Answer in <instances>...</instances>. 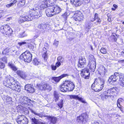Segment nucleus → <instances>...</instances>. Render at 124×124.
Masks as SVG:
<instances>
[{"instance_id":"1","label":"nucleus","mask_w":124,"mask_h":124,"mask_svg":"<svg viewBox=\"0 0 124 124\" xmlns=\"http://www.w3.org/2000/svg\"><path fill=\"white\" fill-rule=\"evenodd\" d=\"M30 10L29 11V15L20 16L18 20L20 23H22L26 21H30L31 20L32 16L39 15L41 14V13L39 12L38 8L37 7H29Z\"/></svg>"},{"instance_id":"2","label":"nucleus","mask_w":124,"mask_h":124,"mask_svg":"<svg viewBox=\"0 0 124 124\" xmlns=\"http://www.w3.org/2000/svg\"><path fill=\"white\" fill-rule=\"evenodd\" d=\"M75 85L72 82L65 81L64 83L59 86V89L61 91L63 92H65L68 91H72L74 89Z\"/></svg>"},{"instance_id":"3","label":"nucleus","mask_w":124,"mask_h":124,"mask_svg":"<svg viewBox=\"0 0 124 124\" xmlns=\"http://www.w3.org/2000/svg\"><path fill=\"white\" fill-rule=\"evenodd\" d=\"M115 91L116 89L113 88L104 91L101 95V98L103 97L106 99H113L115 96V93H116Z\"/></svg>"},{"instance_id":"4","label":"nucleus","mask_w":124,"mask_h":124,"mask_svg":"<svg viewBox=\"0 0 124 124\" xmlns=\"http://www.w3.org/2000/svg\"><path fill=\"white\" fill-rule=\"evenodd\" d=\"M0 31L3 34L8 37L11 36L13 33L12 29L7 24L1 26Z\"/></svg>"},{"instance_id":"5","label":"nucleus","mask_w":124,"mask_h":124,"mask_svg":"<svg viewBox=\"0 0 124 124\" xmlns=\"http://www.w3.org/2000/svg\"><path fill=\"white\" fill-rule=\"evenodd\" d=\"M32 55L30 52L26 51L20 55L19 58L23 59L25 62L29 63L32 60Z\"/></svg>"},{"instance_id":"6","label":"nucleus","mask_w":124,"mask_h":124,"mask_svg":"<svg viewBox=\"0 0 124 124\" xmlns=\"http://www.w3.org/2000/svg\"><path fill=\"white\" fill-rule=\"evenodd\" d=\"M74 20L76 21V23L77 25L81 24L83 20L84 16L83 14L80 11L76 12L73 16Z\"/></svg>"},{"instance_id":"7","label":"nucleus","mask_w":124,"mask_h":124,"mask_svg":"<svg viewBox=\"0 0 124 124\" xmlns=\"http://www.w3.org/2000/svg\"><path fill=\"white\" fill-rule=\"evenodd\" d=\"M88 119V116L85 113L82 114L80 116L77 117V121L82 124H85L87 123Z\"/></svg>"},{"instance_id":"8","label":"nucleus","mask_w":124,"mask_h":124,"mask_svg":"<svg viewBox=\"0 0 124 124\" xmlns=\"http://www.w3.org/2000/svg\"><path fill=\"white\" fill-rule=\"evenodd\" d=\"M15 80L13 77H5V79L3 81V84L6 87L11 89V86L14 84Z\"/></svg>"},{"instance_id":"9","label":"nucleus","mask_w":124,"mask_h":124,"mask_svg":"<svg viewBox=\"0 0 124 124\" xmlns=\"http://www.w3.org/2000/svg\"><path fill=\"white\" fill-rule=\"evenodd\" d=\"M16 120L18 124H27L28 123V119L23 115L19 116Z\"/></svg>"},{"instance_id":"10","label":"nucleus","mask_w":124,"mask_h":124,"mask_svg":"<svg viewBox=\"0 0 124 124\" xmlns=\"http://www.w3.org/2000/svg\"><path fill=\"white\" fill-rule=\"evenodd\" d=\"M37 85L39 89L41 90H46L50 91L51 89V86L48 84L44 83H40Z\"/></svg>"},{"instance_id":"11","label":"nucleus","mask_w":124,"mask_h":124,"mask_svg":"<svg viewBox=\"0 0 124 124\" xmlns=\"http://www.w3.org/2000/svg\"><path fill=\"white\" fill-rule=\"evenodd\" d=\"M121 75L118 73L115 72L114 75H112L109 78L108 81L110 83L116 82L119 78Z\"/></svg>"},{"instance_id":"12","label":"nucleus","mask_w":124,"mask_h":124,"mask_svg":"<svg viewBox=\"0 0 124 124\" xmlns=\"http://www.w3.org/2000/svg\"><path fill=\"white\" fill-rule=\"evenodd\" d=\"M90 74L89 69L86 67H85V68L83 69L81 71V76L86 79L89 78Z\"/></svg>"},{"instance_id":"13","label":"nucleus","mask_w":124,"mask_h":124,"mask_svg":"<svg viewBox=\"0 0 124 124\" xmlns=\"http://www.w3.org/2000/svg\"><path fill=\"white\" fill-rule=\"evenodd\" d=\"M104 86L100 85L98 84L93 83L92 85L91 88L92 89L96 92H99L103 89Z\"/></svg>"},{"instance_id":"14","label":"nucleus","mask_w":124,"mask_h":124,"mask_svg":"<svg viewBox=\"0 0 124 124\" xmlns=\"http://www.w3.org/2000/svg\"><path fill=\"white\" fill-rule=\"evenodd\" d=\"M86 65V60L84 57H80L79 59L78 66L82 68L85 67Z\"/></svg>"},{"instance_id":"15","label":"nucleus","mask_w":124,"mask_h":124,"mask_svg":"<svg viewBox=\"0 0 124 124\" xmlns=\"http://www.w3.org/2000/svg\"><path fill=\"white\" fill-rule=\"evenodd\" d=\"M14 82V84H13L11 86V89L17 92H20L21 91V86L18 85L16 81L15 80Z\"/></svg>"},{"instance_id":"16","label":"nucleus","mask_w":124,"mask_h":124,"mask_svg":"<svg viewBox=\"0 0 124 124\" xmlns=\"http://www.w3.org/2000/svg\"><path fill=\"white\" fill-rule=\"evenodd\" d=\"M69 75L67 74H63L59 77H54L52 78V82L53 83H54V82H58L62 78L67 76Z\"/></svg>"},{"instance_id":"17","label":"nucleus","mask_w":124,"mask_h":124,"mask_svg":"<svg viewBox=\"0 0 124 124\" xmlns=\"http://www.w3.org/2000/svg\"><path fill=\"white\" fill-rule=\"evenodd\" d=\"M25 89L28 92L31 93H33L35 91L33 85L31 84L26 85L25 86Z\"/></svg>"},{"instance_id":"18","label":"nucleus","mask_w":124,"mask_h":124,"mask_svg":"<svg viewBox=\"0 0 124 124\" xmlns=\"http://www.w3.org/2000/svg\"><path fill=\"white\" fill-rule=\"evenodd\" d=\"M47 6H49L47 4V3H46V1L45 0L43 1L39 5V8L40 9V10H42L44 9L45 8H46ZM39 9V8H38ZM39 12H41V14H39V17H40V16H41V14H42L41 10H39Z\"/></svg>"},{"instance_id":"19","label":"nucleus","mask_w":124,"mask_h":124,"mask_svg":"<svg viewBox=\"0 0 124 124\" xmlns=\"http://www.w3.org/2000/svg\"><path fill=\"white\" fill-rule=\"evenodd\" d=\"M93 83L98 84L104 86L105 83V81L104 79L102 78L99 77L95 79V80Z\"/></svg>"},{"instance_id":"20","label":"nucleus","mask_w":124,"mask_h":124,"mask_svg":"<svg viewBox=\"0 0 124 124\" xmlns=\"http://www.w3.org/2000/svg\"><path fill=\"white\" fill-rule=\"evenodd\" d=\"M82 0H71L70 2L72 4L76 7L80 6L83 4Z\"/></svg>"},{"instance_id":"21","label":"nucleus","mask_w":124,"mask_h":124,"mask_svg":"<svg viewBox=\"0 0 124 124\" xmlns=\"http://www.w3.org/2000/svg\"><path fill=\"white\" fill-rule=\"evenodd\" d=\"M16 73L18 75L23 79H25L27 77V75L25 73L22 71L17 70Z\"/></svg>"},{"instance_id":"22","label":"nucleus","mask_w":124,"mask_h":124,"mask_svg":"<svg viewBox=\"0 0 124 124\" xmlns=\"http://www.w3.org/2000/svg\"><path fill=\"white\" fill-rule=\"evenodd\" d=\"M45 12L47 16L48 17H51L54 15L53 14V12L51 10L50 7L46 9Z\"/></svg>"},{"instance_id":"23","label":"nucleus","mask_w":124,"mask_h":124,"mask_svg":"<svg viewBox=\"0 0 124 124\" xmlns=\"http://www.w3.org/2000/svg\"><path fill=\"white\" fill-rule=\"evenodd\" d=\"M90 65L89 67L90 69L92 71L94 72L96 68L95 61H91L90 62Z\"/></svg>"},{"instance_id":"24","label":"nucleus","mask_w":124,"mask_h":124,"mask_svg":"<svg viewBox=\"0 0 124 124\" xmlns=\"http://www.w3.org/2000/svg\"><path fill=\"white\" fill-rule=\"evenodd\" d=\"M46 25L42 23L39 25L38 27L40 31L44 32L46 30Z\"/></svg>"},{"instance_id":"25","label":"nucleus","mask_w":124,"mask_h":124,"mask_svg":"<svg viewBox=\"0 0 124 124\" xmlns=\"http://www.w3.org/2000/svg\"><path fill=\"white\" fill-rule=\"evenodd\" d=\"M31 121L33 123V124H45V123L40 122L36 119L34 117L31 119Z\"/></svg>"},{"instance_id":"26","label":"nucleus","mask_w":124,"mask_h":124,"mask_svg":"<svg viewBox=\"0 0 124 124\" xmlns=\"http://www.w3.org/2000/svg\"><path fill=\"white\" fill-rule=\"evenodd\" d=\"M46 116L47 119L50 120L52 123L55 124L56 123L57 119L55 117L47 116Z\"/></svg>"},{"instance_id":"27","label":"nucleus","mask_w":124,"mask_h":124,"mask_svg":"<svg viewBox=\"0 0 124 124\" xmlns=\"http://www.w3.org/2000/svg\"><path fill=\"white\" fill-rule=\"evenodd\" d=\"M31 101L30 99H29L26 97H24L23 98L22 100V102L23 104H27L28 102H30Z\"/></svg>"},{"instance_id":"28","label":"nucleus","mask_w":124,"mask_h":124,"mask_svg":"<svg viewBox=\"0 0 124 124\" xmlns=\"http://www.w3.org/2000/svg\"><path fill=\"white\" fill-rule=\"evenodd\" d=\"M33 64L36 66H38L41 64L40 61L39 59L37 58H34L33 60Z\"/></svg>"},{"instance_id":"29","label":"nucleus","mask_w":124,"mask_h":124,"mask_svg":"<svg viewBox=\"0 0 124 124\" xmlns=\"http://www.w3.org/2000/svg\"><path fill=\"white\" fill-rule=\"evenodd\" d=\"M119 83L121 86H124V77L122 75H121L119 78Z\"/></svg>"},{"instance_id":"30","label":"nucleus","mask_w":124,"mask_h":124,"mask_svg":"<svg viewBox=\"0 0 124 124\" xmlns=\"http://www.w3.org/2000/svg\"><path fill=\"white\" fill-rule=\"evenodd\" d=\"M54 100L56 102L58 101L59 99V95L58 93L56 91H54Z\"/></svg>"},{"instance_id":"31","label":"nucleus","mask_w":124,"mask_h":124,"mask_svg":"<svg viewBox=\"0 0 124 124\" xmlns=\"http://www.w3.org/2000/svg\"><path fill=\"white\" fill-rule=\"evenodd\" d=\"M56 0H45L46 3H47L48 6H51L55 2Z\"/></svg>"},{"instance_id":"32","label":"nucleus","mask_w":124,"mask_h":124,"mask_svg":"<svg viewBox=\"0 0 124 124\" xmlns=\"http://www.w3.org/2000/svg\"><path fill=\"white\" fill-rule=\"evenodd\" d=\"M30 110L31 111L32 113H33L34 115H37L39 116V117H42L43 116H44L43 114L41 113H38L35 112L32 109H30Z\"/></svg>"},{"instance_id":"33","label":"nucleus","mask_w":124,"mask_h":124,"mask_svg":"<svg viewBox=\"0 0 124 124\" xmlns=\"http://www.w3.org/2000/svg\"><path fill=\"white\" fill-rule=\"evenodd\" d=\"M106 70L104 67H102V69L99 71L100 75L102 77H103L105 75Z\"/></svg>"},{"instance_id":"34","label":"nucleus","mask_w":124,"mask_h":124,"mask_svg":"<svg viewBox=\"0 0 124 124\" xmlns=\"http://www.w3.org/2000/svg\"><path fill=\"white\" fill-rule=\"evenodd\" d=\"M8 66L13 71H15L17 70V68L11 63L9 62L8 64Z\"/></svg>"},{"instance_id":"35","label":"nucleus","mask_w":124,"mask_h":124,"mask_svg":"<svg viewBox=\"0 0 124 124\" xmlns=\"http://www.w3.org/2000/svg\"><path fill=\"white\" fill-rule=\"evenodd\" d=\"M50 8L52 12H53V14L54 15L57 14L56 11V7H55V5L49 7Z\"/></svg>"},{"instance_id":"36","label":"nucleus","mask_w":124,"mask_h":124,"mask_svg":"<svg viewBox=\"0 0 124 124\" xmlns=\"http://www.w3.org/2000/svg\"><path fill=\"white\" fill-rule=\"evenodd\" d=\"M91 21L92 22H93L94 21H95L94 22V23L96 25H97L98 24H100V23L101 22V20L100 18H98V19H94L93 18L91 20Z\"/></svg>"},{"instance_id":"37","label":"nucleus","mask_w":124,"mask_h":124,"mask_svg":"<svg viewBox=\"0 0 124 124\" xmlns=\"http://www.w3.org/2000/svg\"><path fill=\"white\" fill-rule=\"evenodd\" d=\"M42 57L44 58L45 61L46 62L48 58L47 54H46V52H44V54L42 55Z\"/></svg>"},{"instance_id":"38","label":"nucleus","mask_w":124,"mask_h":124,"mask_svg":"<svg viewBox=\"0 0 124 124\" xmlns=\"http://www.w3.org/2000/svg\"><path fill=\"white\" fill-rule=\"evenodd\" d=\"M70 98L71 99H74L78 100L79 99V97L78 95H71L70 96Z\"/></svg>"},{"instance_id":"39","label":"nucleus","mask_w":124,"mask_h":124,"mask_svg":"<svg viewBox=\"0 0 124 124\" xmlns=\"http://www.w3.org/2000/svg\"><path fill=\"white\" fill-rule=\"evenodd\" d=\"M69 13H67V12H65L64 14L62 15V16L64 19V20L65 21L67 19V16L69 15Z\"/></svg>"},{"instance_id":"40","label":"nucleus","mask_w":124,"mask_h":124,"mask_svg":"<svg viewBox=\"0 0 124 124\" xmlns=\"http://www.w3.org/2000/svg\"><path fill=\"white\" fill-rule=\"evenodd\" d=\"M55 7H56L55 9H56L57 14L60 13L61 11V8L58 6L55 5Z\"/></svg>"},{"instance_id":"41","label":"nucleus","mask_w":124,"mask_h":124,"mask_svg":"<svg viewBox=\"0 0 124 124\" xmlns=\"http://www.w3.org/2000/svg\"><path fill=\"white\" fill-rule=\"evenodd\" d=\"M88 58L89 59V62H91V61H95V60L94 58V56L92 54H90L88 56Z\"/></svg>"},{"instance_id":"42","label":"nucleus","mask_w":124,"mask_h":124,"mask_svg":"<svg viewBox=\"0 0 124 124\" xmlns=\"http://www.w3.org/2000/svg\"><path fill=\"white\" fill-rule=\"evenodd\" d=\"M57 60L58 62H59L60 63H62L64 60V58L61 56L58 57Z\"/></svg>"},{"instance_id":"43","label":"nucleus","mask_w":124,"mask_h":124,"mask_svg":"<svg viewBox=\"0 0 124 124\" xmlns=\"http://www.w3.org/2000/svg\"><path fill=\"white\" fill-rule=\"evenodd\" d=\"M100 51L101 53L104 54H106L107 52L106 49L103 47H102L101 48Z\"/></svg>"},{"instance_id":"44","label":"nucleus","mask_w":124,"mask_h":124,"mask_svg":"<svg viewBox=\"0 0 124 124\" xmlns=\"http://www.w3.org/2000/svg\"><path fill=\"white\" fill-rule=\"evenodd\" d=\"M63 101V100L62 99H61L60 100L59 103H58V106L60 107V108H61L62 107Z\"/></svg>"},{"instance_id":"45","label":"nucleus","mask_w":124,"mask_h":124,"mask_svg":"<svg viewBox=\"0 0 124 124\" xmlns=\"http://www.w3.org/2000/svg\"><path fill=\"white\" fill-rule=\"evenodd\" d=\"M112 36H113L115 37L114 38H113L114 39V40L115 41H116L117 39L116 38V36H117V37H118L119 35H116V34L114 33H113L112 35Z\"/></svg>"},{"instance_id":"46","label":"nucleus","mask_w":124,"mask_h":124,"mask_svg":"<svg viewBox=\"0 0 124 124\" xmlns=\"http://www.w3.org/2000/svg\"><path fill=\"white\" fill-rule=\"evenodd\" d=\"M5 99H6V101L7 102L11 101L12 100V98L9 97H6Z\"/></svg>"},{"instance_id":"47","label":"nucleus","mask_w":124,"mask_h":124,"mask_svg":"<svg viewBox=\"0 0 124 124\" xmlns=\"http://www.w3.org/2000/svg\"><path fill=\"white\" fill-rule=\"evenodd\" d=\"M9 49L8 48L5 49L3 51V53L4 54H6L7 53H8L9 52Z\"/></svg>"},{"instance_id":"48","label":"nucleus","mask_w":124,"mask_h":124,"mask_svg":"<svg viewBox=\"0 0 124 124\" xmlns=\"http://www.w3.org/2000/svg\"><path fill=\"white\" fill-rule=\"evenodd\" d=\"M23 108V107L21 105H18L17 107V109L19 112H20Z\"/></svg>"},{"instance_id":"49","label":"nucleus","mask_w":124,"mask_h":124,"mask_svg":"<svg viewBox=\"0 0 124 124\" xmlns=\"http://www.w3.org/2000/svg\"><path fill=\"white\" fill-rule=\"evenodd\" d=\"M5 67V65L4 63L0 62V68L3 69Z\"/></svg>"},{"instance_id":"50","label":"nucleus","mask_w":124,"mask_h":124,"mask_svg":"<svg viewBox=\"0 0 124 124\" xmlns=\"http://www.w3.org/2000/svg\"><path fill=\"white\" fill-rule=\"evenodd\" d=\"M79 101H81V102H82L83 103H86V102L85 101V100L83 99L81 97H79V99L78 100Z\"/></svg>"},{"instance_id":"51","label":"nucleus","mask_w":124,"mask_h":124,"mask_svg":"<svg viewBox=\"0 0 124 124\" xmlns=\"http://www.w3.org/2000/svg\"><path fill=\"white\" fill-rule=\"evenodd\" d=\"M79 101H81V102H82L83 103H86V102L85 101V100L83 99L81 97H79V99L78 100Z\"/></svg>"},{"instance_id":"52","label":"nucleus","mask_w":124,"mask_h":124,"mask_svg":"<svg viewBox=\"0 0 124 124\" xmlns=\"http://www.w3.org/2000/svg\"><path fill=\"white\" fill-rule=\"evenodd\" d=\"M25 0H22L20 2V4L21 5V6H23L25 4Z\"/></svg>"},{"instance_id":"53","label":"nucleus","mask_w":124,"mask_h":124,"mask_svg":"<svg viewBox=\"0 0 124 124\" xmlns=\"http://www.w3.org/2000/svg\"><path fill=\"white\" fill-rule=\"evenodd\" d=\"M83 4V3H89L90 2V0H82Z\"/></svg>"},{"instance_id":"54","label":"nucleus","mask_w":124,"mask_h":124,"mask_svg":"<svg viewBox=\"0 0 124 124\" xmlns=\"http://www.w3.org/2000/svg\"><path fill=\"white\" fill-rule=\"evenodd\" d=\"M98 18H100L98 16V14L97 13H95L94 15V18H93L94 19L96 20Z\"/></svg>"},{"instance_id":"55","label":"nucleus","mask_w":124,"mask_h":124,"mask_svg":"<svg viewBox=\"0 0 124 124\" xmlns=\"http://www.w3.org/2000/svg\"><path fill=\"white\" fill-rule=\"evenodd\" d=\"M54 44L55 46V47H57L58 44V41L55 40Z\"/></svg>"},{"instance_id":"56","label":"nucleus","mask_w":124,"mask_h":124,"mask_svg":"<svg viewBox=\"0 0 124 124\" xmlns=\"http://www.w3.org/2000/svg\"><path fill=\"white\" fill-rule=\"evenodd\" d=\"M10 2V3H11L12 4L13 3V5H14L17 2V1L16 0H14L13 1L12 0H11Z\"/></svg>"},{"instance_id":"57","label":"nucleus","mask_w":124,"mask_h":124,"mask_svg":"<svg viewBox=\"0 0 124 124\" xmlns=\"http://www.w3.org/2000/svg\"><path fill=\"white\" fill-rule=\"evenodd\" d=\"M57 67L56 66L54 65H51V68L53 70H56Z\"/></svg>"},{"instance_id":"58","label":"nucleus","mask_w":124,"mask_h":124,"mask_svg":"<svg viewBox=\"0 0 124 124\" xmlns=\"http://www.w3.org/2000/svg\"><path fill=\"white\" fill-rule=\"evenodd\" d=\"M13 4V3L12 4L11 3H10L7 5L6 6L7 8H9L10 7H11L13 6L14 5Z\"/></svg>"},{"instance_id":"59","label":"nucleus","mask_w":124,"mask_h":124,"mask_svg":"<svg viewBox=\"0 0 124 124\" xmlns=\"http://www.w3.org/2000/svg\"><path fill=\"white\" fill-rule=\"evenodd\" d=\"M26 42H19L18 44L19 45V46H21L23 45L24 44H26Z\"/></svg>"},{"instance_id":"60","label":"nucleus","mask_w":124,"mask_h":124,"mask_svg":"<svg viewBox=\"0 0 124 124\" xmlns=\"http://www.w3.org/2000/svg\"><path fill=\"white\" fill-rule=\"evenodd\" d=\"M7 12V11L5 10L0 11V14L3 13V14H6Z\"/></svg>"},{"instance_id":"61","label":"nucleus","mask_w":124,"mask_h":124,"mask_svg":"<svg viewBox=\"0 0 124 124\" xmlns=\"http://www.w3.org/2000/svg\"><path fill=\"white\" fill-rule=\"evenodd\" d=\"M61 65L60 62H57L56 64V67H58Z\"/></svg>"},{"instance_id":"62","label":"nucleus","mask_w":124,"mask_h":124,"mask_svg":"<svg viewBox=\"0 0 124 124\" xmlns=\"http://www.w3.org/2000/svg\"><path fill=\"white\" fill-rule=\"evenodd\" d=\"M123 15V13L122 12L120 13L119 14V15L120 16H122Z\"/></svg>"},{"instance_id":"63","label":"nucleus","mask_w":124,"mask_h":124,"mask_svg":"<svg viewBox=\"0 0 124 124\" xmlns=\"http://www.w3.org/2000/svg\"><path fill=\"white\" fill-rule=\"evenodd\" d=\"M113 7H114V8H116L117 7V6L116 4H114L113 5Z\"/></svg>"},{"instance_id":"64","label":"nucleus","mask_w":124,"mask_h":124,"mask_svg":"<svg viewBox=\"0 0 124 124\" xmlns=\"http://www.w3.org/2000/svg\"><path fill=\"white\" fill-rule=\"evenodd\" d=\"M121 55L123 56H124V51H122L121 52Z\"/></svg>"}]
</instances>
